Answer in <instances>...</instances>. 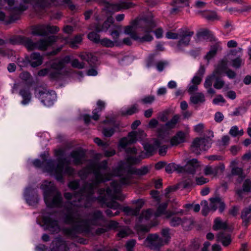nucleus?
Returning a JSON list of instances; mask_svg holds the SVG:
<instances>
[{
  "instance_id": "nucleus-1",
  "label": "nucleus",
  "mask_w": 251,
  "mask_h": 251,
  "mask_svg": "<svg viewBox=\"0 0 251 251\" xmlns=\"http://www.w3.org/2000/svg\"><path fill=\"white\" fill-rule=\"evenodd\" d=\"M97 184L94 183H86L84 187L75 195V198L77 199V206L85 208L90 207L93 202L98 200L105 204L108 209L105 210V213L109 217L118 215L120 214L119 210L122 206L119 203L115 200H120L116 194L118 192H114L113 188L111 186L107 187L106 189H100L99 190L100 195L96 197L94 196Z\"/></svg>"
},
{
  "instance_id": "nucleus-2",
  "label": "nucleus",
  "mask_w": 251,
  "mask_h": 251,
  "mask_svg": "<svg viewBox=\"0 0 251 251\" xmlns=\"http://www.w3.org/2000/svg\"><path fill=\"white\" fill-rule=\"evenodd\" d=\"M63 221L65 224L72 226L63 228L64 233L71 238H75L79 233L89 231L91 225L102 226L105 219L101 211L96 210L89 214L88 219H83L77 212L68 208L63 216Z\"/></svg>"
},
{
  "instance_id": "nucleus-3",
  "label": "nucleus",
  "mask_w": 251,
  "mask_h": 251,
  "mask_svg": "<svg viewBox=\"0 0 251 251\" xmlns=\"http://www.w3.org/2000/svg\"><path fill=\"white\" fill-rule=\"evenodd\" d=\"M31 34L42 36L43 38L36 42H34L29 37L17 35L11 37L8 41L12 45H23L28 50H46L47 49V25H40L34 26L32 29Z\"/></svg>"
},
{
  "instance_id": "nucleus-4",
  "label": "nucleus",
  "mask_w": 251,
  "mask_h": 251,
  "mask_svg": "<svg viewBox=\"0 0 251 251\" xmlns=\"http://www.w3.org/2000/svg\"><path fill=\"white\" fill-rule=\"evenodd\" d=\"M93 27L94 30L88 34L87 37L90 40L96 44L99 43L100 40V35L98 33L106 32L109 28H110L109 34L116 42L120 36V32L122 29L121 25L114 24V20L112 16L108 17L102 24L100 23L95 24Z\"/></svg>"
},
{
  "instance_id": "nucleus-5",
  "label": "nucleus",
  "mask_w": 251,
  "mask_h": 251,
  "mask_svg": "<svg viewBox=\"0 0 251 251\" xmlns=\"http://www.w3.org/2000/svg\"><path fill=\"white\" fill-rule=\"evenodd\" d=\"M149 171L148 167L146 166L138 169L132 168L130 166L125 167L124 166H120L116 170V175L121 176L119 181H113L111 182L110 186L113 188L114 192H117L119 191L120 187L121 186L130 183V175L143 176L147 174Z\"/></svg>"
},
{
  "instance_id": "nucleus-6",
  "label": "nucleus",
  "mask_w": 251,
  "mask_h": 251,
  "mask_svg": "<svg viewBox=\"0 0 251 251\" xmlns=\"http://www.w3.org/2000/svg\"><path fill=\"white\" fill-rule=\"evenodd\" d=\"M139 26L142 28L143 31L147 33L142 37H139L135 31L132 30L133 27L131 25L125 27V33L129 35L132 39L141 43L151 41L153 37L149 33L152 32L153 28L156 26L155 23L153 20L146 18L141 22Z\"/></svg>"
},
{
  "instance_id": "nucleus-7",
  "label": "nucleus",
  "mask_w": 251,
  "mask_h": 251,
  "mask_svg": "<svg viewBox=\"0 0 251 251\" xmlns=\"http://www.w3.org/2000/svg\"><path fill=\"white\" fill-rule=\"evenodd\" d=\"M57 162L54 169V175L57 180L62 181L63 175L71 176L75 174V170L69 166L70 161L67 158L59 157L57 158Z\"/></svg>"
},
{
  "instance_id": "nucleus-8",
  "label": "nucleus",
  "mask_w": 251,
  "mask_h": 251,
  "mask_svg": "<svg viewBox=\"0 0 251 251\" xmlns=\"http://www.w3.org/2000/svg\"><path fill=\"white\" fill-rule=\"evenodd\" d=\"M194 34L193 31H189L187 28H181L178 32L174 33L168 31L166 34V37L168 39H176L180 38L177 44V48L180 50L182 46H187L189 44L191 37Z\"/></svg>"
},
{
  "instance_id": "nucleus-9",
  "label": "nucleus",
  "mask_w": 251,
  "mask_h": 251,
  "mask_svg": "<svg viewBox=\"0 0 251 251\" xmlns=\"http://www.w3.org/2000/svg\"><path fill=\"white\" fill-rule=\"evenodd\" d=\"M71 61L70 56L66 55L62 58H56L52 62H50V65L53 70L50 73V77L53 80L61 79L63 74L62 70L66 64Z\"/></svg>"
},
{
  "instance_id": "nucleus-10",
  "label": "nucleus",
  "mask_w": 251,
  "mask_h": 251,
  "mask_svg": "<svg viewBox=\"0 0 251 251\" xmlns=\"http://www.w3.org/2000/svg\"><path fill=\"white\" fill-rule=\"evenodd\" d=\"M59 30V28L57 26L51 25L48 24V60L50 59V56L57 54L62 49V46H60L55 49H52L50 51L49 50V47L56 42L59 39H61V36L55 35H50V34H56Z\"/></svg>"
},
{
  "instance_id": "nucleus-11",
  "label": "nucleus",
  "mask_w": 251,
  "mask_h": 251,
  "mask_svg": "<svg viewBox=\"0 0 251 251\" xmlns=\"http://www.w3.org/2000/svg\"><path fill=\"white\" fill-rule=\"evenodd\" d=\"M5 8L9 12V16H6L3 12L0 11V21L10 24L17 20L21 13L27 9V6L21 4L19 6L13 7L11 8H7L6 6Z\"/></svg>"
},
{
  "instance_id": "nucleus-12",
  "label": "nucleus",
  "mask_w": 251,
  "mask_h": 251,
  "mask_svg": "<svg viewBox=\"0 0 251 251\" xmlns=\"http://www.w3.org/2000/svg\"><path fill=\"white\" fill-rule=\"evenodd\" d=\"M94 169V175L97 183L105 182L110 180V175L102 174L101 170H106L107 168V161L103 160L100 163L91 164Z\"/></svg>"
},
{
  "instance_id": "nucleus-13",
  "label": "nucleus",
  "mask_w": 251,
  "mask_h": 251,
  "mask_svg": "<svg viewBox=\"0 0 251 251\" xmlns=\"http://www.w3.org/2000/svg\"><path fill=\"white\" fill-rule=\"evenodd\" d=\"M211 143V140L209 137L196 138L192 143L191 150L193 153L200 154L201 150H208L210 147Z\"/></svg>"
},
{
  "instance_id": "nucleus-14",
  "label": "nucleus",
  "mask_w": 251,
  "mask_h": 251,
  "mask_svg": "<svg viewBox=\"0 0 251 251\" xmlns=\"http://www.w3.org/2000/svg\"><path fill=\"white\" fill-rule=\"evenodd\" d=\"M22 1L25 4L24 5L27 6V8L28 6L26 5V4L31 3L32 4L36 12L40 16H41L46 11L47 0H22ZM20 5L21 4L18 6Z\"/></svg>"
},
{
  "instance_id": "nucleus-15",
  "label": "nucleus",
  "mask_w": 251,
  "mask_h": 251,
  "mask_svg": "<svg viewBox=\"0 0 251 251\" xmlns=\"http://www.w3.org/2000/svg\"><path fill=\"white\" fill-rule=\"evenodd\" d=\"M24 196L27 203L29 205L34 206L38 203L39 200L38 195L35 189L31 187L25 188Z\"/></svg>"
},
{
  "instance_id": "nucleus-16",
  "label": "nucleus",
  "mask_w": 251,
  "mask_h": 251,
  "mask_svg": "<svg viewBox=\"0 0 251 251\" xmlns=\"http://www.w3.org/2000/svg\"><path fill=\"white\" fill-rule=\"evenodd\" d=\"M70 156L73 159V163L75 165H82L86 160V152L84 150L79 148L73 151Z\"/></svg>"
},
{
  "instance_id": "nucleus-17",
  "label": "nucleus",
  "mask_w": 251,
  "mask_h": 251,
  "mask_svg": "<svg viewBox=\"0 0 251 251\" xmlns=\"http://www.w3.org/2000/svg\"><path fill=\"white\" fill-rule=\"evenodd\" d=\"M199 167L200 164L198 160L194 158L189 160L185 166H181L182 169L180 170V172L194 175Z\"/></svg>"
},
{
  "instance_id": "nucleus-18",
  "label": "nucleus",
  "mask_w": 251,
  "mask_h": 251,
  "mask_svg": "<svg viewBox=\"0 0 251 251\" xmlns=\"http://www.w3.org/2000/svg\"><path fill=\"white\" fill-rule=\"evenodd\" d=\"M137 204L135 208H131L129 206H125L122 207L121 210H122L126 214L129 216H136L140 213V210L144 205V201L142 200H138L136 201Z\"/></svg>"
},
{
  "instance_id": "nucleus-19",
  "label": "nucleus",
  "mask_w": 251,
  "mask_h": 251,
  "mask_svg": "<svg viewBox=\"0 0 251 251\" xmlns=\"http://www.w3.org/2000/svg\"><path fill=\"white\" fill-rule=\"evenodd\" d=\"M136 141L137 132L136 131H131L128 133L127 137H123L120 140L119 146L123 149H126L128 145L133 144Z\"/></svg>"
},
{
  "instance_id": "nucleus-20",
  "label": "nucleus",
  "mask_w": 251,
  "mask_h": 251,
  "mask_svg": "<svg viewBox=\"0 0 251 251\" xmlns=\"http://www.w3.org/2000/svg\"><path fill=\"white\" fill-rule=\"evenodd\" d=\"M146 240L153 247L154 249H158L164 245L163 240L157 234H149Z\"/></svg>"
},
{
  "instance_id": "nucleus-21",
  "label": "nucleus",
  "mask_w": 251,
  "mask_h": 251,
  "mask_svg": "<svg viewBox=\"0 0 251 251\" xmlns=\"http://www.w3.org/2000/svg\"><path fill=\"white\" fill-rule=\"evenodd\" d=\"M40 158L33 160L32 163L35 167L41 169L43 172L45 173L47 172V156L45 152L41 154Z\"/></svg>"
},
{
  "instance_id": "nucleus-22",
  "label": "nucleus",
  "mask_w": 251,
  "mask_h": 251,
  "mask_svg": "<svg viewBox=\"0 0 251 251\" xmlns=\"http://www.w3.org/2000/svg\"><path fill=\"white\" fill-rule=\"evenodd\" d=\"M52 248L56 251H69V248L61 237H56L52 241Z\"/></svg>"
},
{
  "instance_id": "nucleus-23",
  "label": "nucleus",
  "mask_w": 251,
  "mask_h": 251,
  "mask_svg": "<svg viewBox=\"0 0 251 251\" xmlns=\"http://www.w3.org/2000/svg\"><path fill=\"white\" fill-rule=\"evenodd\" d=\"M241 218L243 220L242 225L247 228L251 221V204L243 209Z\"/></svg>"
},
{
  "instance_id": "nucleus-24",
  "label": "nucleus",
  "mask_w": 251,
  "mask_h": 251,
  "mask_svg": "<svg viewBox=\"0 0 251 251\" xmlns=\"http://www.w3.org/2000/svg\"><path fill=\"white\" fill-rule=\"evenodd\" d=\"M161 145L160 142L156 139L154 141L153 144H151L148 143H146L144 144V150L146 151L147 154L148 155H152L155 151L156 149L159 148Z\"/></svg>"
},
{
  "instance_id": "nucleus-25",
  "label": "nucleus",
  "mask_w": 251,
  "mask_h": 251,
  "mask_svg": "<svg viewBox=\"0 0 251 251\" xmlns=\"http://www.w3.org/2000/svg\"><path fill=\"white\" fill-rule=\"evenodd\" d=\"M225 170V165L224 164H220V165L212 167L211 166H206L204 170L205 175L216 176L220 172L222 173Z\"/></svg>"
},
{
  "instance_id": "nucleus-26",
  "label": "nucleus",
  "mask_w": 251,
  "mask_h": 251,
  "mask_svg": "<svg viewBox=\"0 0 251 251\" xmlns=\"http://www.w3.org/2000/svg\"><path fill=\"white\" fill-rule=\"evenodd\" d=\"M185 140V133L183 131H179L171 138L170 143L173 146H177L180 143L184 142Z\"/></svg>"
},
{
  "instance_id": "nucleus-27",
  "label": "nucleus",
  "mask_w": 251,
  "mask_h": 251,
  "mask_svg": "<svg viewBox=\"0 0 251 251\" xmlns=\"http://www.w3.org/2000/svg\"><path fill=\"white\" fill-rule=\"evenodd\" d=\"M47 90L46 87L38 86L35 89V96L40 100L41 102L46 105L45 100L47 98Z\"/></svg>"
},
{
  "instance_id": "nucleus-28",
  "label": "nucleus",
  "mask_w": 251,
  "mask_h": 251,
  "mask_svg": "<svg viewBox=\"0 0 251 251\" xmlns=\"http://www.w3.org/2000/svg\"><path fill=\"white\" fill-rule=\"evenodd\" d=\"M30 65L35 68L41 65L43 63V57L39 53L33 52L29 57Z\"/></svg>"
},
{
  "instance_id": "nucleus-29",
  "label": "nucleus",
  "mask_w": 251,
  "mask_h": 251,
  "mask_svg": "<svg viewBox=\"0 0 251 251\" xmlns=\"http://www.w3.org/2000/svg\"><path fill=\"white\" fill-rule=\"evenodd\" d=\"M251 192V180L250 179H246L243 182L242 189L236 190V194L241 199L243 198V193H249Z\"/></svg>"
},
{
  "instance_id": "nucleus-30",
  "label": "nucleus",
  "mask_w": 251,
  "mask_h": 251,
  "mask_svg": "<svg viewBox=\"0 0 251 251\" xmlns=\"http://www.w3.org/2000/svg\"><path fill=\"white\" fill-rule=\"evenodd\" d=\"M218 240L225 247L228 246L231 242V235L224 232H220L217 235Z\"/></svg>"
},
{
  "instance_id": "nucleus-31",
  "label": "nucleus",
  "mask_w": 251,
  "mask_h": 251,
  "mask_svg": "<svg viewBox=\"0 0 251 251\" xmlns=\"http://www.w3.org/2000/svg\"><path fill=\"white\" fill-rule=\"evenodd\" d=\"M63 205L62 198L61 195L59 193H57L53 198L51 201H48L49 207H61Z\"/></svg>"
},
{
  "instance_id": "nucleus-32",
  "label": "nucleus",
  "mask_w": 251,
  "mask_h": 251,
  "mask_svg": "<svg viewBox=\"0 0 251 251\" xmlns=\"http://www.w3.org/2000/svg\"><path fill=\"white\" fill-rule=\"evenodd\" d=\"M195 185L192 176L188 177L184 176L183 180L178 183V186L182 189H191Z\"/></svg>"
},
{
  "instance_id": "nucleus-33",
  "label": "nucleus",
  "mask_w": 251,
  "mask_h": 251,
  "mask_svg": "<svg viewBox=\"0 0 251 251\" xmlns=\"http://www.w3.org/2000/svg\"><path fill=\"white\" fill-rule=\"evenodd\" d=\"M19 94L23 99L21 103L25 105L28 104L31 100V93L29 92V88H24L20 90Z\"/></svg>"
},
{
  "instance_id": "nucleus-34",
  "label": "nucleus",
  "mask_w": 251,
  "mask_h": 251,
  "mask_svg": "<svg viewBox=\"0 0 251 251\" xmlns=\"http://www.w3.org/2000/svg\"><path fill=\"white\" fill-rule=\"evenodd\" d=\"M198 38L202 37L203 39H209L210 41H216L217 39L213 36L212 32L207 29H204L197 33Z\"/></svg>"
},
{
  "instance_id": "nucleus-35",
  "label": "nucleus",
  "mask_w": 251,
  "mask_h": 251,
  "mask_svg": "<svg viewBox=\"0 0 251 251\" xmlns=\"http://www.w3.org/2000/svg\"><path fill=\"white\" fill-rule=\"evenodd\" d=\"M229 59L230 60V66L236 69H240L244 64V61L242 58L241 55H238L235 58H229Z\"/></svg>"
},
{
  "instance_id": "nucleus-36",
  "label": "nucleus",
  "mask_w": 251,
  "mask_h": 251,
  "mask_svg": "<svg viewBox=\"0 0 251 251\" xmlns=\"http://www.w3.org/2000/svg\"><path fill=\"white\" fill-rule=\"evenodd\" d=\"M227 68V61L226 59H223L218 65L217 67L214 70L213 73L215 75H220L223 72H226Z\"/></svg>"
},
{
  "instance_id": "nucleus-37",
  "label": "nucleus",
  "mask_w": 251,
  "mask_h": 251,
  "mask_svg": "<svg viewBox=\"0 0 251 251\" xmlns=\"http://www.w3.org/2000/svg\"><path fill=\"white\" fill-rule=\"evenodd\" d=\"M37 223L42 227L44 230L47 229V214L45 210H43L42 215L37 218Z\"/></svg>"
},
{
  "instance_id": "nucleus-38",
  "label": "nucleus",
  "mask_w": 251,
  "mask_h": 251,
  "mask_svg": "<svg viewBox=\"0 0 251 251\" xmlns=\"http://www.w3.org/2000/svg\"><path fill=\"white\" fill-rule=\"evenodd\" d=\"M92 173L94 174V169L91 164L80 170L78 172V175L81 178L85 179Z\"/></svg>"
},
{
  "instance_id": "nucleus-39",
  "label": "nucleus",
  "mask_w": 251,
  "mask_h": 251,
  "mask_svg": "<svg viewBox=\"0 0 251 251\" xmlns=\"http://www.w3.org/2000/svg\"><path fill=\"white\" fill-rule=\"evenodd\" d=\"M97 104L98 108H95L93 110L92 112L93 115L92 117V118L95 121H97L99 119L100 116L98 114V113L101 111L103 109H104L105 107L104 102L100 100H98Z\"/></svg>"
},
{
  "instance_id": "nucleus-40",
  "label": "nucleus",
  "mask_w": 251,
  "mask_h": 251,
  "mask_svg": "<svg viewBox=\"0 0 251 251\" xmlns=\"http://www.w3.org/2000/svg\"><path fill=\"white\" fill-rule=\"evenodd\" d=\"M133 4L131 2H123L122 3H115L111 5V8L115 11H119L122 8L127 9L132 7Z\"/></svg>"
},
{
  "instance_id": "nucleus-41",
  "label": "nucleus",
  "mask_w": 251,
  "mask_h": 251,
  "mask_svg": "<svg viewBox=\"0 0 251 251\" xmlns=\"http://www.w3.org/2000/svg\"><path fill=\"white\" fill-rule=\"evenodd\" d=\"M214 225L213 226V229L214 230H218L219 229H226L227 228V225L226 222H223L221 221L219 218L215 219L214 222Z\"/></svg>"
},
{
  "instance_id": "nucleus-42",
  "label": "nucleus",
  "mask_w": 251,
  "mask_h": 251,
  "mask_svg": "<svg viewBox=\"0 0 251 251\" xmlns=\"http://www.w3.org/2000/svg\"><path fill=\"white\" fill-rule=\"evenodd\" d=\"M20 77L26 82L28 87H29L33 83V78L29 73L24 72L20 75Z\"/></svg>"
},
{
  "instance_id": "nucleus-43",
  "label": "nucleus",
  "mask_w": 251,
  "mask_h": 251,
  "mask_svg": "<svg viewBox=\"0 0 251 251\" xmlns=\"http://www.w3.org/2000/svg\"><path fill=\"white\" fill-rule=\"evenodd\" d=\"M197 14L201 15L203 18L206 19L208 20H213L216 18L217 15L213 11H198L197 12Z\"/></svg>"
},
{
  "instance_id": "nucleus-44",
  "label": "nucleus",
  "mask_w": 251,
  "mask_h": 251,
  "mask_svg": "<svg viewBox=\"0 0 251 251\" xmlns=\"http://www.w3.org/2000/svg\"><path fill=\"white\" fill-rule=\"evenodd\" d=\"M190 101L195 104L203 102L205 101L204 96L202 93H197L190 97Z\"/></svg>"
},
{
  "instance_id": "nucleus-45",
  "label": "nucleus",
  "mask_w": 251,
  "mask_h": 251,
  "mask_svg": "<svg viewBox=\"0 0 251 251\" xmlns=\"http://www.w3.org/2000/svg\"><path fill=\"white\" fill-rule=\"evenodd\" d=\"M181 169H182L181 166L177 165L174 163H169L167 165L166 164L165 166V171L168 174H171L175 171L180 173V170Z\"/></svg>"
},
{
  "instance_id": "nucleus-46",
  "label": "nucleus",
  "mask_w": 251,
  "mask_h": 251,
  "mask_svg": "<svg viewBox=\"0 0 251 251\" xmlns=\"http://www.w3.org/2000/svg\"><path fill=\"white\" fill-rule=\"evenodd\" d=\"M248 110V107L241 105L236 107L234 111L230 114L232 116H242L246 113Z\"/></svg>"
},
{
  "instance_id": "nucleus-47",
  "label": "nucleus",
  "mask_w": 251,
  "mask_h": 251,
  "mask_svg": "<svg viewBox=\"0 0 251 251\" xmlns=\"http://www.w3.org/2000/svg\"><path fill=\"white\" fill-rule=\"evenodd\" d=\"M231 174L232 175L239 176V178L238 179L239 182H240L241 181H242L245 177V176L243 174V170L241 168H233L231 170Z\"/></svg>"
},
{
  "instance_id": "nucleus-48",
  "label": "nucleus",
  "mask_w": 251,
  "mask_h": 251,
  "mask_svg": "<svg viewBox=\"0 0 251 251\" xmlns=\"http://www.w3.org/2000/svg\"><path fill=\"white\" fill-rule=\"evenodd\" d=\"M194 224V221L191 218H184L182 219L181 225L186 230L190 229Z\"/></svg>"
},
{
  "instance_id": "nucleus-49",
  "label": "nucleus",
  "mask_w": 251,
  "mask_h": 251,
  "mask_svg": "<svg viewBox=\"0 0 251 251\" xmlns=\"http://www.w3.org/2000/svg\"><path fill=\"white\" fill-rule=\"evenodd\" d=\"M117 40L118 39L116 40V41L115 42L114 40V41H112V40H110L107 38H104L102 39H100L99 43H100V45L103 47L106 48H112L115 45L114 43H116Z\"/></svg>"
},
{
  "instance_id": "nucleus-50",
  "label": "nucleus",
  "mask_w": 251,
  "mask_h": 251,
  "mask_svg": "<svg viewBox=\"0 0 251 251\" xmlns=\"http://www.w3.org/2000/svg\"><path fill=\"white\" fill-rule=\"evenodd\" d=\"M151 216V213L150 210L143 211L138 218V222L141 223L144 219L147 221L150 219Z\"/></svg>"
},
{
  "instance_id": "nucleus-51",
  "label": "nucleus",
  "mask_w": 251,
  "mask_h": 251,
  "mask_svg": "<svg viewBox=\"0 0 251 251\" xmlns=\"http://www.w3.org/2000/svg\"><path fill=\"white\" fill-rule=\"evenodd\" d=\"M179 117L177 115H174L171 120L166 123V126L169 128H173L178 123Z\"/></svg>"
},
{
  "instance_id": "nucleus-52",
  "label": "nucleus",
  "mask_w": 251,
  "mask_h": 251,
  "mask_svg": "<svg viewBox=\"0 0 251 251\" xmlns=\"http://www.w3.org/2000/svg\"><path fill=\"white\" fill-rule=\"evenodd\" d=\"M40 188L42 191L44 202L47 206V180H44L41 184Z\"/></svg>"
},
{
  "instance_id": "nucleus-53",
  "label": "nucleus",
  "mask_w": 251,
  "mask_h": 251,
  "mask_svg": "<svg viewBox=\"0 0 251 251\" xmlns=\"http://www.w3.org/2000/svg\"><path fill=\"white\" fill-rule=\"evenodd\" d=\"M168 201L161 203L157 207L156 212V216H159L161 215L164 214L165 210L168 206Z\"/></svg>"
},
{
  "instance_id": "nucleus-54",
  "label": "nucleus",
  "mask_w": 251,
  "mask_h": 251,
  "mask_svg": "<svg viewBox=\"0 0 251 251\" xmlns=\"http://www.w3.org/2000/svg\"><path fill=\"white\" fill-rule=\"evenodd\" d=\"M210 201L209 207L210 210L215 211L217 209V204L220 202V198H211L210 199Z\"/></svg>"
},
{
  "instance_id": "nucleus-55",
  "label": "nucleus",
  "mask_w": 251,
  "mask_h": 251,
  "mask_svg": "<svg viewBox=\"0 0 251 251\" xmlns=\"http://www.w3.org/2000/svg\"><path fill=\"white\" fill-rule=\"evenodd\" d=\"M56 94L54 91L48 90V106L52 105L53 101L56 100Z\"/></svg>"
},
{
  "instance_id": "nucleus-56",
  "label": "nucleus",
  "mask_w": 251,
  "mask_h": 251,
  "mask_svg": "<svg viewBox=\"0 0 251 251\" xmlns=\"http://www.w3.org/2000/svg\"><path fill=\"white\" fill-rule=\"evenodd\" d=\"M18 64L20 67H26L30 65L29 57L26 56L25 58H19L18 60Z\"/></svg>"
},
{
  "instance_id": "nucleus-57",
  "label": "nucleus",
  "mask_w": 251,
  "mask_h": 251,
  "mask_svg": "<svg viewBox=\"0 0 251 251\" xmlns=\"http://www.w3.org/2000/svg\"><path fill=\"white\" fill-rule=\"evenodd\" d=\"M82 40V38L81 35H78L75 36L70 41L71 47L74 49L77 48V46L76 44L80 43L81 42Z\"/></svg>"
},
{
  "instance_id": "nucleus-58",
  "label": "nucleus",
  "mask_w": 251,
  "mask_h": 251,
  "mask_svg": "<svg viewBox=\"0 0 251 251\" xmlns=\"http://www.w3.org/2000/svg\"><path fill=\"white\" fill-rule=\"evenodd\" d=\"M182 219L179 217L174 216L170 218L169 223L172 226H177L181 224Z\"/></svg>"
},
{
  "instance_id": "nucleus-59",
  "label": "nucleus",
  "mask_w": 251,
  "mask_h": 251,
  "mask_svg": "<svg viewBox=\"0 0 251 251\" xmlns=\"http://www.w3.org/2000/svg\"><path fill=\"white\" fill-rule=\"evenodd\" d=\"M215 81L214 83V88L217 89H220L223 88L225 84V81L218 76H215Z\"/></svg>"
},
{
  "instance_id": "nucleus-60",
  "label": "nucleus",
  "mask_w": 251,
  "mask_h": 251,
  "mask_svg": "<svg viewBox=\"0 0 251 251\" xmlns=\"http://www.w3.org/2000/svg\"><path fill=\"white\" fill-rule=\"evenodd\" d=\"M215 74L213 73L211 75H208L206 77L205 82L204 83V87L205 88L211 87L212 85V80L215 77Z\"/></svg>"
},
{
  "instance_id": "nucleus-61",
  "label": "nucleus",
  "mask_w": 251,
  "mask_h": 251,
  "mask_svg": "<svg viewBox=\"0 0 251 251\" xmlns=\"http://www.w3.org/2000/svg\"><path fill=\"white\" fill-rule=\"evenodd\" d=\"M115 132V128L113 127H105L102 130V133L104 136L107 137H110Z\"/></svg>"
},
{
  "instance_id": "nucleus-62",
  "label": "nucleus",
  "mask_w": 251,
  "mask_h": 251,
  "mask_svg": "<svg viewBox=\"0 0 251 251\" xmlns=\"http://www.w3.org/2000/svg\"><path fill=\"white\" fill-rule=\"evenodd\" d=\"M138 108V105L137 104H134L130 107L127 108L125 114L128 115H131L134 113H137L139 111Z\"/></svg>"
},
{
  "instance_id": "nucleus-63",
  "label": "nucleus",
  "mask_w": 251,
  "mask_h": 251,
  "mask_svg": "<svg viewBox=\"0 0 251 251\" xmlns=\"http://www.w3.org/2000/svg\"><path fill=\"white\" fill-rule=\"evenodd\" d=\"M71 65L74 68L82 69L84 68L85 64L83 62H80L77 59H75L72 60Z\"/></svg>"
},
{
  "instance_id": "nucleus-64",
  "label": "nucleus",
  "mask_w": 251,
  "mask_h": 251,
  "mask_svg": "<svg viewBox=\"0 0 251 251\" xmlns=\"http://www.w3.org/2000/svg\"><path fill=\"white\" fill-rule=\"evenodd\" d=\"M215 42L216 43L215 44L210 46V50L217 53L218 51L222 50V48L221 46V43L220 42L217 41V40Z\"/></svg>"
}]
</instances>
